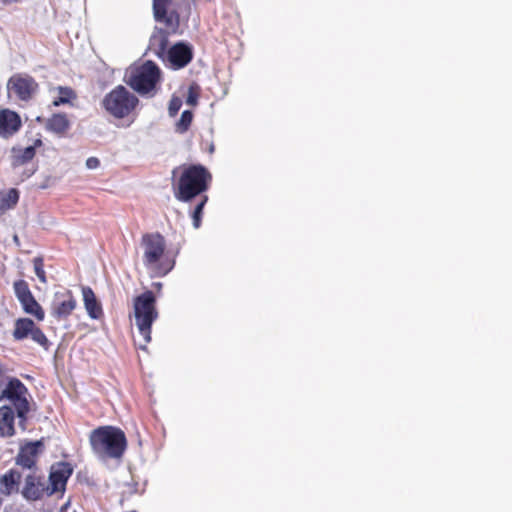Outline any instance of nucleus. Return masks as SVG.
<instances>
[{"label":"nucleus","instance_id":"1","mask_svg":"<svg viewBox=\"0 0 512 512\" xmlns=\"http://www.w3.org/2000/svg\"><path fill=\"white\" fill-rule=\"evenodd\" d=\"M212 182V174L201 164L185 165L176 182L173 183L174 196L181 202H189L197 196L205 195Z\"/></svg>","mask_w":512,"mask_h":512},{"label":"nucleus","instance_id":"2","mask_svg":"<svg viewBox=\"0 0 512 512\" xmlns=\"http://www.w3.org/2000/svg\"><path fill=\"white\" fill-rule=\"evenodd\" d=\"M93 453L100 459H120L127 449V438L122 429L105 425L97 427L89 434Z\"/></svg>","mask_w":512,"mask_h":512},{"label":"nucleus","instance_id":"3","mask_svg":"<svg viewBox=\"0 0 512 512\" xmlns=\"http://www.w3.org/2000/svg\"><path fill=\"white\" fill-rule=\"evenodd\" d=\"M133 316L138 328L140 339L135 344L145 350L151 342L152 325L158 319L156 296L153 291L146 290L133 299Z\"/></svg>","mask_w":512,"mask_h":512},{"label":"nucleus","instance_id":"4","mask_svg":"<svg viewBox=\"0 0 512 512\" xmlns=\"http://www.w3.org/2000/svg\"><path fill=\"white\" fill-rule=\"evenodd\" d=\"M143 263L157 276H165L174 267V260L166 254V241L159 232L144 233L141 237Z\"/></svg>","mask_w":512,"mask_h":512},{"label":"nucleus","instance_id":"5","mask_svg":"<svg viewBox=\"0 0 512 512\" xmlns=\"http://www.w3.org/2000/svg\"><path fill=\"white\" fill-rule=\"evenodd\" d=\"M161 76L162 73L158 65L148 60L131 71L127 84L142 96H154Z\"/></svg>","mask_w":512,"mask_h":512},{"label":"nucleus","instance_id":"6","mask_svg":"<svg viewBox=\"0 0 512 512\" xmlns=\"http://www.w3.org/2000/svg\"><path fill=\"white\" fill-rule=\"evenodd\" d=\"M138 104V97L123 85L116 86L102 100L105 111L116 119L128 117Z\"/></svg>","mask_w":512,"mask_h":512},{"label":"nucleus","instance_id":"7","mask_svg":"<svg viewBox=\"0 0 512 512\" xmlns=\"http://www.w3.org/2000/svg\"><path fill=\"white\" fill-rule=\"evenodd\" d=\"M168 39L166 35L159 38L156 54L168 63L174 70L186 67L193 59L192 47L184 42H178L167 49Z\"/></svg>","mask_w":512,"mask_h":512},{"label":"nucleus","instance_id":"8","mask_svg":"<svg viewBox=\"0 0 512 512\" xmlns=\"http://www.w3.org/2000/svg\"><path fill=\"white\" fill-rule=\"evenodd\" d=\"M27 394L28 389L18 378H11L0 392V400L7 399L15 407L17 416L20 419L19 424L23 429L26 428L25 425L30 411Z\"/></svg>","mask_w":512,"mask_h":512},{"label":"nucleus","instance_id":"9","mask_svg":"<svg viewBox=\"0 0 512 512\" xmlns=\"http://www.w3.org/2000/svg\"><path fill=\"white\" fill-rule=\"evenodd\" d=\"M172 4L173 0H153L152 5L154 19L167 35L178 33L180 28V15Z\"/></svg>","mask_w":512,"mask_h":512},{"label":"nucleus","instance_id":"10","mask_svg":"<svg viewBox=\"0 0 512 512\" xmlns=\"http://www.w3.org/2000/svg\"><path fill=\"white\" fill-rule=\"evenodd\" d=\"M43 446L41 440L21 445L15 457V464L21 467L22 470H28L29 473L39 471L37 464Z\"/></svg>","mask_w":512,"mask_h":512},{"label":"nucleus","instance_id":"11","mask_svg":"<svg viewBox=\"0 0 512 512\" xmlns=\"http://www.w3.org/2000/svg\"><path fill=\"white\" fill-rule=\"evenodd\" d=\"M28 336L31 337V339L36 342L37 344L47 347L48 346V339L43 333V331L36 326L34 321L30 318H19L15 321L14 324V330H13V337L15 340H23L27 338Z\"/></svg>","mask_w":512,"mask_h":512},{"label":"nucleus","instance_id":"12","mask_svg":"<svg viewBox=\"0 0 512 512\" xmlns=\"http://www.w3.org/2000/svg\"><path fill=\"white\" fill-rule=\"evenodd\" d=\"M7 88L18 99L29 101L38 89V83L32 76L15 74L8 80Z\"/></svg>","mask_w":512,"mask_h":512},{"label":"nucleus","instance_id":"13","mask_svg":"<svg viewBox=\"0 0 512 512\" xmlns=\"http://www.w3.org/2000/svg\"><path fill=\"white\" fill-rule=\"evenodd\" d=\"M21 495L28 501H37L48 495L44 476L40 471L30 472L25 476Z\"/></svg>","mask_w":512,"mask_h":512},{"label":"nucleus","instance_id":"14","mask_svg":"<svg viewBox=\"0 0 512 512\" xmlns=\"http://www.w3.org/2000/svg\"><path fill=\"white\" fill-rule=\"evenodd\" d=\"M73 473V468L68 462H58L51 467L49 474L48 496L55 493H63L68 479Z\"/></svg>","mask_w":512,"mask_h":512},{"label":"nucleus","instance_id":"15","mask_svg":"<svg viewBox=\"0 0 512 512\" xmlns=\"http://www.w3.org/2000/svg\"><path fill=\"white\" fill-rule=\"evenodd\" d=\"M77 302L71 291L56 293L51 305V315L58 321L69 317L76 308Z\"/></svg>","mask_w":512,"mask_h":512},{"label":"nucleus","instance_id":"16","mask_svg":"<svg viewBox=\"0 0 512 512\" xmlns=\"http://www.w3.org/2000/svg\"><path fill=\"white\" fill-rule=\"evenodd\" d=\"M22 126V121L18 113L10 109L0 110V135L11 137L17 133Z\"/></svg>","mask_w":512,"mask_h":512},{"label":"nucleus","instance_id":"17","mask_svg":"<svg viewBox=\"0 0 512 512\" xmlns=\"http://www.w3.org/2000/svg\"><path fill=\"white\" fill-rule=\"evenodd\" d=\"M22 474L19 470L11 468L0 477V493L10 496L20 491Z\"/></svg>","mask_w":512,"mask_h":512},{"label":"nucleus","instance_id":"18","mask_svg":"<svg viewBox=\"0 0 512 512\" xmlns=\"http://www.w3.org/2000/svg\"><path fill=\"white\" fill-rule=\"evenodd\" d=\"M82 295L85 309L92 319H99L103 316V309L92 288L82 287Z\"/></svg>","mask_w":512,"mask_h":512},{"label":"nucleus","instance_id":"19","mask_svg":"<svg viewBox=\"0 0 512 512\" xmlns=\"http://www.w3.org/2000/svg\"><path fill=\"white\" fill-rule=\"evenodd\" d=\"M15 415L12 407L4 405L0 407V437L8 438L15 434Z\"/></svg>","mask_w":512,"mask_h":512},{"label":"nucleus","instance_id":"20","mask_svg":"<svg viewBox=\"0 0 512 512\" xmlns=\"http://www.w3.org/2000/svg\"><path fill=\"white\" fill-rule=\"evenodd\" d=\"M45 128L56 134H64L69 128V120L65 114H53L47 119Z\"/></svg>","mask_w":512,"mask_h":512},{"label":"nucleus","instance_id":"21","mask_svg":"<svg viewBox=\"0 0 512 512\" xmlns=\"http://www.w3.org/2000/svg\"><path fill=\"white\" fill-rule=\"evenodd\" d=\"M20 303L25 313L34 316L38 321L44 320L45 312L41 305L36 301L33 294L25 300H22Z\"/></svg>","mask_w":512,"mask_h":512},{"label":"nucleus","instance_id":"22","mask_svg":"<svg viewBox=\"0 0 512 512\" xmlns=\"http://www.w3.org/2000/svg\"><path fill=\"white\" fill-rule=\"evenodd\" d=\"M36 154L34 146H28L24 149H20L13 156V165L21 166L31 161Z\"/></svg>","mask_w":512,"mask_h":512},{"label":"nucleus","instance_id":"23","mask_svg":"<svg viewBox=\"0 0 512 512\" xmlns=\"http://www.w3.org/2000/svg\"><path fill=\"white\" fill-rule=\"evenodd\" d=\"M58 97L53 101L54 106L69 103L71 99L76 97L74 91L70 87H58Z\"/></svg>","mask_w":512,"mask_h":512},{"label":"nucleus","instance_id":"24","mask_svg":"<svg viewBox=\"0 0 512 512\" xmlns=\"http://www.w3.org/2000/svg\"><path fill=\"white\" fill-rule=\"evenodd\" d=\"M193 120V113L190 110L182 112L180 119L176 123V131L178 133H185L191 126Z\"/></svg>","mask_w":512,"mask_h":512},{"label":"nucleus","instance_id":"25","mask_svg":"<svg viewBox=\"0 0 512 512\" xmlns=\"http://www.w3.org/2000/svg\"><path fill=\"white\" fill-rule=\"evenodd\" d=\"M14 292L19 302L32 295L28 283L22 279L14 282Z\"/></svg>","mask_w":512,"mask_h":512},{"label":"nucleus","instance_id":"26","mask_svg":"<svg viewBox=\"0 0 512 512\" xmlns=\"http://www.w3.org/2000/svg\"><path fill=\"white\" fill-rule=\"evenodd\" d=\"M19 200V192L17 189H10L1 199L0 207L3 209L13 208Z\"/></svg>","mask_w":512,"mask_h":512},{"label":"nucleus","instance_id":"27","mask_svg":"<svg viewBox=\"0 0 512 512\" xmlns=\"http://www.w3.org/2000/svg\"><path fill=\"white\" fill-rule=\"evenodd\" d=\"M207 201H208V196L202 195L200 202L196 205V207L192 213L193 226L195 228H199L201 225L202 213H203V209H204V206L206 205Z\"/></svg>","mask_w":512,"mask_h":512},{"label":"nucleus","instance_id":"28","mask_svg":"<svg viewBox=\"0 0 512 512\" xmlns=\"http://www.w3.org/2000/svg\"><path fill=\"white\" fill-rule=\"evenodd\" d=\"M200 96V87L197 83H192L189 85L186 103L190 106H196L198 104V99Z\"/></svg>","mask_w":512,"mask_h":512},{"label":"nucleus","instance_id":"29","mask_svg":"<svg viewBox=\"0 0 512 512\" xmlns=\"http://www.w3.org/2000/svg\"><path fill=\"white\" fill-rule=\"evenodd\" d=\"M33 265H34L35 274L37 275L38 279L42 283H46V273L44 271L43 259L40 257L34 258Z\"/></svg>","mask_w":512,"mask_h":512},{"label":"nucleus","instance_id":"30","mask_svg":"<svg viewBox=\"0 0 512 512\" xmlns=\"http://www.w3.org/2000/svg\"><path fill=\"white\" fill-rule=\"evenodd\" d=\"M182 106V99L173 95L169 101L168 112L171 117H174L179 112Z\"/></svg>","mask_w":512,"mask_h":512},{"label":"nucleus","instance_id":"31","mask_svg":"<svg viewBox=\"0 0 512 512\" xmlns=\"http://www.w3.org/2000/svg\"><path fill=\"white\" fill-rule=\"evenodd\" d=\"M100 165V161L98 158L96 157H90L87 159L86 161V166L89 168V169H95L97 168L98 166Z\"/></svg>","mask_w":512,"mask_h":512},{"label":"nucleus","instance_id":"32","mask_svg":"<svg viewBox=\"0 0 512 512\" xmlns=\"http://www.w3.org/2000/svg\"><path fill=\"white\" fill-rule=\"evenodd\" d=\"M41 145H42V141L40 139H37V140H35L33 146L36 148V147L41 146Z\"/></svg>","mask_w":512,"mask_h":512},{"label":"nucleus","instance_id":"33","mask_svg":"<svg viewBox=\"0 0 512 512\" xmlns=\"http://www.w3.org/2000/svg\"><path fill=\"white\" fill-rule=\"evenodd\" d=\"M177 170H178V169H174V170L172 171V175H173V177L175 176V174H176Z\"/></svg>","mask_w":512,"mask_h":512}]
</instances>
